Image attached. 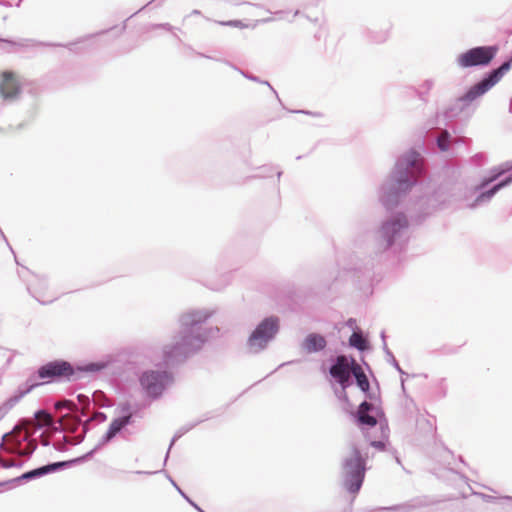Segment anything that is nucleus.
<instances>
[{"mask_svg": "<svg viewBox=\"0 0 512 512\" xmlns=\"http://www.w3.org/2000/svg\"><path fill=\"white\" fill-rule=\"evenodd\" d=\"M423 160L414 150L407 152L397 162L393 178V188L397 192H406L415 183L422 172Z\"/></svg>", "mask_w": 512, "mask_h": 512, "instance_id": "1", "label": "nucleus"}, {"mask_svg": "<svg viewBox=\"0 0 512 512\" xmlns=\"http://www.w3.org/2000/svg\"><path fill=\"white\" fill-rule=\"evenodd\" d=\"M343 485L349 492L356 494L364 481L366 458L352 445L343 461Z\"/></svg>", "mask_w": 512, "mask_h": 512, "instance_id": "2", "label": "nucleus"}, {"mask_svg": "<svg viewBox=\"0 0 512 512\" xmlns=\"http://www.w3.org/2000/svg\"><path fill=\"white\" fill-rule=\"evenodd\" d=\"M84 369L77 367L74 368L69 362L64 360H55L46 363L38 369V377L44 380L45 383L54 380H75L78 379Z\"/></svg>", "mask_w": 512, "mask_h": 512, "instance_id": "3", "label": "nucleus"}, {"mask_svg": "<svg viewBox=\"0 0 512 512\" xmlns=\"http://www.w3.org/2000/svg\"><path fill=\"white\" fill-rule=\"evenodd\" d=\"M511 61L504 62L499 68L493 70L486 78L479 83L473 85L463 96L459 98V101L463 103H471L478 97L485 94L492 87H494L503 76L510 70Z\"/></svg>", "mask_w": 512, "mask_h": 512, "instance_id": "4", "label": "nucleus"}, {"mask_svg": "<svg viewBox=\"0 0 512 512\" xmlns=\"http://www.w3.org/2000/svg\"><path fill=\"white\" fill-rule=\"evenodd\" d=\"M204 341V338H200L199 336H185L176 344L165 346L163 350L164 364L169 365L174 361L186 357L187 354L200 348Z\"/></svg>", "mask_w": 512, "mask_h": 512, "instance_id": "5", "label": "nucleus"}, {"mask_svg": "<svg viewBox=\"0 0 512 512\" xmlns=\"http://www.w3.org/2000/svg\"><path fill=\"white\" fill-rule=\"evenodd\" d=\"M171 381V375L166 371H144L139 377V383L147 396L158 398L162 395L166 385Z\"/></svg>", "mask_w": 512, "mask_h": 512, "instance_id": "6", "label": "nucleus"}, {"mask_svg": "<svg viewBox=\"0 0 512 512\" xmlns=\"http://www.w3.org/2000/svg\"><path fill=\"white\" fill-rule=\"evenodd\" d=\"M497 53L493 46H480L467 50L457 57V63L462 68L488 65Z\"/></svg>", "mask_w": 512, "mask_h": 512, "instance_id": "7", "label": "nucleus"}, {"mask_svg": "<svg viewBox=\"0 0 512 512\" xmlns=\"http://www.w3.org/2000/svg\"><path fill=\"white\" fill-rule=\"evenodd\" d=\"M278 329V320L276 318H267L263 320L249 338L251 346L263 347L270 340Z\"/></svg>", "mask_w": 512, "mask_h": 512, "instance_id": "8", "label": "nucleus"}, {"mask_svg": "<svg viewBox=\"0 0 512 512\" xmlns=\"http://www.w3.org/2000/svg\"><path fill=\"white\" fill-rule=\"evenodd\" d=\"M21 93V84L12 71H3L0 74V96L5 100H14Z\"/></svg>", "mask_w": 512, "mask_h": 512, "instance_id": "9", "label": "nucleus"}, {"mask_svg": "<svg viewBox=\"0 0 512 512\" xmlns=\"http://www.w3.org/2000/svg\"><path fill=\"white\" fill-rule=\"evenodd\" d=\"M351 373V365L349 364L347 357L344 355L338 356L335 364L330 368V375L343 387L347 385Z\"/></svg>", "mask_w": 512, "mask_h": 512, "instance_id": "10", "label": "nucleus"}, {"mask_svg": "<svg viewBox=\"0 0 512 512\" xmlns=\"http://www.w3.org/2000/svg\"><path fill=\"white\" fill-rule=\"evenodd\" d=\"M407 226L405 216L398 215L393 220L386 222L381 228V235L386 240V246H390L393 242L394 235Z\"/></svg>", "mask_w": 512, "mask_h": 512, "instance_id": "11", "label": "nucleus"}, {"mask_svg": "<svg viewBox=\"0 0 512 512\" xmlns=\"http://www.w3.org/2000/svg\"><path fill=\"white\" fill-rule=\"evenodd\" d=\"M302 347L308 353L318 352L326 347V339L320 334L311 333L304 339Z\"/></svg>", "mask_w": 512, "mask_h": 512, "instance_id": "12", "label": "nucleus"}, {"mask_svg": "<svg viewBox=\"0 0 512 512\" xmlns=\"http://www.w3.org/2000/svg\"><path fill=\"white\" fill-rule=\"evenodd\" d=\"M373 405L366 401L362 402L357 410V419L360 425H366L374 427L377 425V419L374 416L368 414L372 410Z\"/></svg>", "mask_w": 512, "mask_h": 512, "instance_id": "13", "label": "nucleus"}, {"mask_svg": "<svg viewBox=\"0 0 512 512\" xmlns=\"http://www.w3.org/2000/svg\"><path fill=\"white\" fill-rule=\"evenodd\" d=\"M351 371L356 379V382H357V385L359 386V388L364 392L368 391L370 388L368 378H367L366 374L364 373L362 367L358 363H356L354 360H352V363H351Z\"/></svg>", "mask_w": 512, "mask_h": 512, "instance_id": "14", "label": "nucleus"}, {"mask_svg": "<svg viewBox=\"0 0 512 512\" xmlns=\"http://www.w3.org/2000/svg\"><path fill=\"white\" fill-rule=\"evenodd\" d=\"M65 465H66V462H57V463L49 464V465H46V466H43V467H40V468H37V469H34L32 471H29V472L25 473L23 475V478L31 479V478H34V477L43 476V475H45L47 473L54 472L57 469L65 466Z\"/></svg>", "mask_w": 512, "mask_h": 512, "instance_id": "15", "label": "nucleus"}, {"mask_svg": "<svg viewBox=\"0 0 512 512\" xmlns=\"http://www.w3.org/2000/svg\"><path fill=\"white\" fill-rule=\"evenodd\" d=\"M129 419H130L129 416L114 419L111 422L109 429L106 433V437H105L106 440L107 441L111 440L124 426H126L128 424Z\"/></svg>", "mask_w": 512, "mask_h": 512, "instance_id": "16", "label": "nucleus"}, {"mask_svg": "<svg viewBox=\"0 0 512 512\" xmlns=\"http://www.w3.org/2000/svg\"><path fill=\"white\" fill-rule=\"evenodd\" d=\"M349 343L351 346H353L359 350H365L367 348V343H366L365 338L360 333H357V332H354L350 336Z\"/></svg>", "mask_w": 512, "mask_h": 512, "instance_id": "17", "label": "nucleus"}, {"mask_svg": "<svg viewBox=\"0 0 512 512\" xmlns=\"http://www.w3.org/2000/svg\"><path fill=\"white\" fill-rule=\"evenodd\" d=\"M35 419L39 426H50L53 422L51 415L43 410L35 414Z\"/></svg>", "mask_w": 512, "mask_h": 512, "instance_id": "18", "label": "nucleus"}, {"mask_svg": "<svg viewBox=\"0 0 512 512\" xmlns=\"http://www.w3.org/2000/svg\"><path fill=\"white\" fill-rule=\"evenodd\" d=\"M437 145L441 151H447L449 149V133L444 131L437 139Z\"/></svg>", "mask_w": 512, "mask_h": 512, "instance_id": "19", "label": "nucleus"}, {"mask_svg": "<svg viewBox=\"0 0 512 512\" xmlns=\"http://www.w3.org/2000/svg\"><path fill=\"white\" fill-rule=\"evenodd\" d=\"M511 178H508L506 181L504 182H501L497 185H495L491 190L483 193L479 199H483V198H491L499 189H501L503 186L507 185L508 183L511 182Z\"/></svg>", "mask_w": 512, "mask_h": 512, "instance_id": "20", "label": "nucleus"}, {"mask_svg": "<svg viewBox=\"0 0 512 512\" xmlns=\"http://www.w3.org/2000/svg\"><path fill=\"white\" fill-rule=\"evenodd\" d=\"M55 407L57 409L65 407L69 410H73L75 408V404L69 400H64V401H60V402L56 403Z\"/></svg>", "mask_w": 512, "mask_h": 512, "instance_id": "21", "label": "nucleus"}, {"mask_svg": "<svg viewBox=\"0 0 512 512\" xmlns=\"http://www.w3.org/2000/svg\"><path fill=\"white\" fill-rule=\"evenodd\" d=\"M225 24L226 25L235 26V27H239V28L246 27V25H244L241 21H230V22H227Z\"/></svg>", "mask_w": 512, "mask_h": 512, "instance_id": "22", "label": "nucleus"}, {"mask_svg": "<svg viewBox=\"0 0 512 512\" xmlns=\"http://www.w3.org/2000/svg\"><path fill=\"white\" fill-rule=\"evenodd\" d=\"M371 445L378 449H384V444L380 441H373Z\"/></svg>", "mask_w": 512, "mask_h": 512, "instance_id": "23", "label": "nucleus"}]
</instances>
